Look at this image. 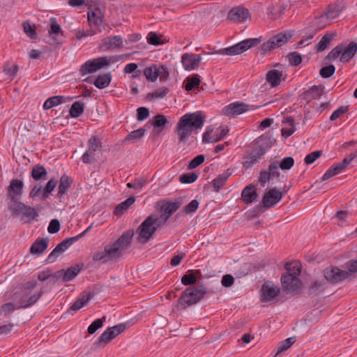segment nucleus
Returning a JSON list of instances; mask_svg holds the SVG:
<instances>
[{
    "label": "nucleus",
    "mask_w": 357,
    "mask_h": 357,
    "mask_svg": "<svg viewBox=\"0 0 357 357\" xmlns=\"http://www.w3.org/2000/svg\"><path fill=\"white\" fill-rule=\"evenodd\" d=\"M205 122V116L202 111L187 113L182 116L177 123L175 132L178 136V143L185 144L194 130L201 129Z\"/></svg>",
    "instance_id": "f257e3e1"
},
{
    "label": "nucleus",
    "mask_w": 357,
    "mask_h": 357,
    "mask_svg": "<svg viewBox=\"0 0 357 357\" xmlns=\"http://www.w3.org/2000/svg\"><path fill=\"white\" fill-rule=\"evenodd\" d=\"M357 52V43L355 42H350L347 45L344 43H340L328 54L324 58L326 64H328L335 61L337 58L340 61L345 63L349 62Z\"/></svg>",
    "instance_id": "f03ea898"
},
{
    "label": "nucleus",
    "mask_w": 357,
    "mask_h": 357,
    "mask_svg": "<svg viewBox=\"0 0 357 357\" xmlns=\"http://www.w3.org/2000/svg\"><path fill=\"white\" fill-rule=\"evenodd\" d=\"M8 208L13 216L20 217L24 223H31L38 216V211L20 201L8 202Z\"/></svg>",
    "instance_id": "7ed1b4c3"
},
{
    "label": "nucleus",
    "mask_w": 357,
    "mask_h": 357,
    "mask_svg": "<svg viewBox=\"0 0 357 357\" xmlns=\"http://www.w3.org/2000/svg\"><path fill=\"white\" fill-rule=\"evenodd\" d=\"M152 215H149L137 227V241L142 244L147 243L160 227Z\"/></svg>",
    "instance_id": "20e7f679"
},
{
    "label": "nucleus",
    "mask_w": 357,
    "mask_h": 357,
    "mask_svg": "<svg viewBox=\"0 0 357 357\" xmlns=\"http://www.w3.org/2000/svg\"><path fill=\"white\" fill-rule=\"evenodd\" d=\"M134 234L133 229L126 231L112 245H110L111 248L107 250V252L120 257L122 255V250L130 247Z\"/></svg>",
    "instance_id": "39448f33"
},
{
    "label": "nucleus",
    "mask_w": 357,
    "mask_h": 357,
    "mask_svg": "<svg viewBox=\"0 0 357 357\" xmlns=\"http://www.w3.org/2000/svg\"><path fill=\"white\" fill-rule=\"evenodd\" d=\"M259 43V38H248L231 47L220 49L217 51L216 53L219 54H227L229 56L238 55L242 54L252 47L257 46Z\"/></svg>",
    "instance_id": "423d86ee"
},
{
    "label": "nucleus",
    "mask_w": 357,
    "mask_h": 357,
    "mask_svg": "<svg viewBox=\"0 0 357 357\" xmlns=\"http://www.w3.org/2000/svg\"><path fill=\"white\" fill-rule=\"evenodd\" d=\"M298 291H261L259 299L263 305L284 302L296 295Z\"/></svg>",
    "instance_id": "0eeeda50"
},
{
    "label": "nucleus",
    "mask_w": 357,
    "mask_h": 357,
    "mask_svg": "<svg viewBox=\"0 0 357 357\" xmlns=\"http://www.w3.org/2000/svg\"><path fill=\"white\" fill-rule=\"evenodd\" d=\"M91 227H89L84 231L79 234L78 235L67 238L63 240L60 243H59L56 248L50 253L47 257V261L49 262H54L59 256L64 252L70 245L79 240L82 237H83L85 234L90 229Z\"/></svg>",
    "instance_id": "6e6552de"
},
{
    "label": "nucleus",
    "mask_w": 357,
    "mask_h": 357,
    "mask_svg": "<svg viewBox=\"0 0 357 357\" xmlns=\"http://www.w3.org/2000/svg\"><path fill=\"white\" fill-rule=\"evenodd\" d=\"M42 291H15L13 296L20 308H26L33 305L40 298Z\"/></svg>",
    "instance_id": "1a4fd4ad"
},
{
    "label": "nucleus",
    "mask_w": 357,
    "mask_h": 357,
    "mask_svg": "<svg viewBox=\"0 0 357 357\" xmlns=\"http://www.w3.org/2000/svg\"><path fill=\"white\" fill-rule=\"evenodd\" d=\"M291 34L279 33L273 36L268 41L264 43L261 47L260 54H265L266 52L284 45L291 38Z\"/></svg>",
    "instance_id": "9d476101"
},
{
    "label": "nucleus",
    "mask_w": 357,
    "mask_h": 357,
    "mask_svg": "<svg viewBox=\"0 0 357 357\" xmlns=\"http://www.w3.org/2000/svg\"><path fill=\"white\" fill-rule=\"evenodd\" d=\"M207 291H183L178 300V309L184 310L188 306L198 303Z\"/></svg>",
    "instance_id": "9b49d317"
},
{
    "label": "nucleus",
    "mask_w": 357,
    "mask_h": 357,
    "mask_svg": "<svg viewBox=\"0 0 357 357\" xmlns=\"http://www.w3.org/2000/svg\"><path fill=\"white\" fill-rule=\"evenodd\" d=\"M325 279L333 284H336L348 279L350 277L349 271H343L337 266H330L324 269Z\"/></svg>",
    "instance_id": "f8f14e48"
},
{
    "label": "nucleus",
    "mask_w": 357,
    "mask_h": 357,
    "mask_svg": "<svg viewBox=\"0 0 357 357\" xmlns=\"http://www.w3.org/2000/svg\"><path fill=\"white\" fill-rule=\"evenodd\" d=\"M282 195L283 194L280 190L275 188H271L264 194L261 202L257 205L256 208L259 209L262 207L270 208L282 199Z\"/></svg>",
    "instance_id": "ddd939ff"
},
{
    "label": "nucleus",
    "mask_w": 357,
    "mask_h": 357,
    "mask_svg": "<svg viewBox=\"0 0 357 357\" xmlns=\"http://www.w3.org/2000/svg\"><path fill=\"white\" fill-rule=\"evenodd\" d=\"M84 267L83 263H78L67 269H61L54 273L57 283L68 282L75 278Z\"/></svg>",
    "instance_id": "4468645a"
},
{
    "label": "nucleus",
    "mask_w": 357,
    "mask_h": 357,
    "mask_svg": "<svg viewBox=\"0 0 357 357\" xmlns=\"http://www.w3.org/2000/svg\"><path fill=\"white\" fill-rule=\"evenodd\" d=\"M102 148V142L98 136H92L88 142V149L82 155V160L85 164H90L96 160L95 154L98 150Z\"/></svg>",
    "instance_id": "2eb2a0df"
},
{
    "label": "nucleus",
    "mask_w": 357,
    "mask_h": 357,
    "mask_svg": "<svg viewBox=\"0 0 357 357\" xmlns=\"http://www.w3.org/2000/svg\"><path fill=\"white\" fill-rule=\"evenodd\" d=\"M24 183L22 180L13 178L10 181V185L7 188V197L10 200L9 202L13 201H19L23 194Z\"/></svg>",
    "instance_id": "dca6fc26"
},
{
    "label": "nucleus",
    "mask_w": 357,
    "mask_h": 357,
    "mask_svg": "<svg viewBox=\"0 0 357 357\" xmlns=\"http://www.w3.org/2000/svg\"><path fill=\"white\" fill-rule=\"evenodd\" d=\"M280 282L283 290H301L303 286L301 279L291 273H282Z\"/></svg>",
    "instance_id": "f3484780"
},
{
    "label": "nucleus",
    "mask_w": 357,
    "mask_h": 357,
    "mask_svg": "<svg viewBox=\"0 0 357 357\" xmlns=\"http://www.w3.org/2000/svg\"><path fill=\"white\" fill-rule=\"evenodd\" d=\"M278 162L273 161L269 165L267 170H264L260 172L259 181L262 187H264L271 178L275 176L279 177L280 172L278 170Z\"/></svg>",
    "instance_id": "a211bd4d"
},
{
    "label": "nucleus",
    "mask_w": 357,
    "mask_h": 357,
    "mask_svg": "<svg viewBox=\"0 0 357 357\" xmlns=\"http://www.w3.org/2000/svg\"><path fill=\"white\" fill-rule=\"evenodd\" d=\"M202 61L201 54L185 53L181 56V62L185 70H192L198 68Z\"/></svg>",
    "instance_id": "6ab92c4d"
},
{
    "label": "nucleus",
    "mask_w": 357,
    "mask_h": 357,
    "mask_svg": "<svg viewBox=\"0 0 357 357\" xmlns=\"http://www.w3.org/2000/svg\"><path fill=\"white\" fill-rule=\"evenodd\" d=\"M248 109L249 105L243 102L236 101L225 107L223 112L228 116L235 117L247 112Z\"/></svg>",
    "instance_id": "aec40b11"
},
{
    "label": "nucleus",
    "mask_w": 357,
    "mask_h": 357,
    "mask_svg": "<svg viewBox=\"0 0 357 357\" xmlns=\"http://www.w3.org/2000/svg\"><path fill=\"white\" fill-rule=\"evenodd\" d=\"M248 17H250L248 9L242 6H237L229 11L227 19L231 22H243Z\"/></svg>",
    "instance_id": "412c9836"
},
{
    "label": "nucleus",
    "mask_w": 357,
    "mask_h": 357,
    "mask_svg": "<svg viewBox=\"0 0 357 357\" xmlns=\"http://www.w3.org/2000/svg\"><path fill=\"white\" fill-rule=\"evenodd\" d=\"M123 46V38L120 36H113L104 38L100 45V50L106 52L111 48H119Z\"/></svg>",
    "instance_id": "4be33fe9"
},
{
    "label": "nucleus",
    "mask_w": 357,
    "mask_h": 357,
    "mask_svg": "<svg viewBox=\"0 0 357 357\" xmlns=\"http://www.w3.org/2000/svg\"><path fill=\"white\" fill-rule=\"evenodd\" d=\"M258 194L255 185L250 184L245 186L241 192V199L247 204H252L257 201Z\"/></svg>",
    "instance_id": "5701e85b"
},
{
    "label": "nucleus",
    "mask_w": 357,
    "mask_h": 357,
    "mask_svg": "<svg viewBox=\"0 0 357 357\" xmlns=\"http://www.w3.org/2000/svg\"><path fill=\"white\" fill-rule=\"evenodd\" d=\"M73 183V180L70 176L65 174L62 175L59 180L56 197L59 199L63 197L67 194Z\"/></svg>",
    "instance_id": "b1692460"
},
{
    "label": "nucleus",
    "mask_w": 357,
    "mask_h": 357,
    "mask_svg": "<svg viewBox=\"0 0 357 357\" xmlns=\"http://www.w3.org/2000/svg\"><path fill=\"white\" fill-rule=\"evenodd\" d=\"M323 90L324 86L321 85L313 86L308 90L302 93L301 98L309 102L313 99L320 98L323 94Z\"/></svg>",
    "instance_id": "393cba45"
},
{
    "label": "nucleus",
    "mask_w": 357,
    "mask_h": 357,
    "mask_svg": "<svg viewBox=\"0 0 357 357\" xmlns=\"http://www.w3.org/2000/svg\"><path fill=\"white\" fill-rule=\"evenodd\" d=\"M94 296L93 294H91L89 291L87 294L82 293L77 299L73 303V305L69 307L68 311H74L76 312L80 310L82 307L85 306L91 299H92Z\"/></svg>",
    "instance_id": "a878e982"
},
{
    "label": "nucleus",
    "mask_w": 357,
    "mask_h": 357,
    "mask_svg": "<svg viewBox=\"0 0 357 357\" xmlns=\"http://www.w3.org/2000/svg\"><path fill=\"white\" fill-rule=\"evenodd\" d=\"M264 155L261 151H258L256 148H254L248 155L245 158V161L243 163V167L245 169L252 167L258 160L262 158Z\"/></svg>",
    "instance_id": "bb28decb"
},
{
    "label": "nucleus",
    "mask_w": 357,
    "mask_h": 357,
    "mask_svg": "<svg viewBox=\"0 0 357 357\" xmlns=\"http://www.w3.org/2000/svg\"><path fill=\"white\" fill-rule=\"evenodd\" d=\"M49 239L47 238H38L32 244L30 252L32 255H41L48 247Z\"/></svg>",
    "instance_id": "cd10ccee"
},
{
    "label": "nucleus",
    "mask_w": 357,
    "mask_h": 357,
    "mask_svg": "<svg viewBox=\"0 0 357 357\" xmlns=\"http://www.w3.org/2000/svg\"><path fill=\"white\" fill-rule=\"evenodd\" d=\"M336 35V32L333 31L326 33L315 46L316 52L319 53L327 49Z\"/></svg>",
    "instance_id": "c85d7f7f"
},
{
    "label": "nucleus",
    "mask_w": 357,
    "mask_h": 357,
    "mask_svg": "<svg viewBox=\"0 0 357 357\" xmlns=\"http://www.w3.org/2000/svg\"><path fill=\"white\" fill-rule=\"evenodd\" d=\"M202 276L200 270H190L181 278V282L185 286L192 285Z\"/></svg>",
    "instance_id": "c756f323"
},
{
    "label": "nucleus",
    "mask_w": 357,
    "mask_h": 357,
    "mask_svg": "<svg viewBox=\"0 0 357 357\" xmlns=\"http://www.w3.org/2000/svg\"><path fill=\"white\" fill-rule=\"evenodd\" d=\"M272 146V142L270 137L262 135L255 141V147L258 151L265 155L266 151Z\"/></svg>",
    "instance_id": "7c9ffc66"
},
{
    "label": "nucleus",
    "mask_w": 357,
    "mask_h": 357,
    "mask_svg": "<svg viewBox=\"0 0 357 357\" xmlns=\"http://www.w3.org/2000/svg\"><path fill=\"white\" fill-rule=\"evenodd\" d=\"M31 176L36 181L46 180L47 172L43 165L37 164L32 167Z\"/></svg>",
    "instance_id": "2f4dec72"
},
{
    "label": "nucleus",
    "mask_w": 357,
    "mask_h": 357,
    "mask_svg": "<svg viewBox=\"0 0 357 357\" xmlns=\"http://www.w3.org/2000/svg\"><path fill=\"white\" fill-rule=\"evenodd\" d=\"M87 15L89 23L91 25L99 26L102 22L103 15L98 8L89 10Z\"/></svg>",
    "instance_id": "473e14b6"
},
{
    "label": "nucleus",
    "mask_w": 357,
    "mask_h": 357,
    "mask_svg": "<svg viewBox=\"0 0 357 357\" xmlns=\"http://www.w3.org/2000/svg\"><path fill=\"white\" fill-rule=\"evenodd\" d=\"M282 73L278 70H271L266 74V79L272 87H275L280 84Z\"/></svg>",
    "instance_id": "72a5a7b5"
},
{
    "label": "nucleus",
    "mask_w": 357,
    "mask_h": 357,
    "mask_svg": "<svg viewBox=\"0 0 357 357\" xmlns=\"http://www.w3.org/2000/svg\"><path fill=\"white\" fill-rule=\"evenodd\" d=\"M112 80L110 73L98 75L93 81V84L99 89H102L108 86Z\"/></svg>",
    "instance_id": "f704fd0d"
},
{
    "label": "nucleus",
    "mask_w": 357,
    "mask_h": 357,
    "mask_svg": "<svg viewBox=\"0 0 357 357\" xmlns=\"http://www.w3.org/2000/svg\"><path fill=\"white\" fill-rule=\"evenodd\" d=\"M135 201V198L133 196L129 197L124 202L118 204L114 211V214L115 215L119 216L121 215L126 211L128 209V208L132 206Z\"/></svg>",
    "instance_id": "c9c22d12"
},
{
    "label": "nucleus",
    "mask_w": 357,
    "mask_h": 357,
    "mask_svg": "<svg viewBox=\"0 0 357 357\" xmlns=\"http://www.w3.org/2000/svg\"><path fill=\"white\" fill-rule=\"evenodd\" d=\"M231 176L228 171L222 173L212 181L213 186L215 192H219L224 187L227 180Z\"/></svg>",
    "instance_id": "e433bc0d"
},
{
    "label": "nucleus",
    "mask_w": 357,
    "mask_h": 357,
    "mask_svg": "<svg viewBox=\"0 0 357 357\" xmlns=\"http://www.w3.org/2000/svg\"><path fill=\"white\" fill-rule=\"evenodd\" d=\"M168 123V120L162 114H157L151 120V126L158 129V132H161Z\"/></svg>",
    "instance_id": "4c0bfd02"
},
{
    "label": "nucleus",
    "mask_w": 357,
    "mask_h": 357,
    "mask_svg": "<svg viewBox=\"0 0 357 357\" xmlns=\"http://www.w3.org/2000/svg\"><path fill=\"white\" fill-rule=\"evenodd\" d=\"M65 98L62 96H55L47 98L43 103V109H50L65 102Z\"/></svg>",
    "instance_id": "58836bf2"
},
{
    "label": "nucleus",
    "mask_w": 357,
    "mask_h": 357,
    "mask_svg": "<svg viewBox=\"0 0 357 357\" xmlns=\"http://www.w3.org/2000/svg\"><path fill=\"white\" fill-rule=\"evenodd\" d=\"M84 111V103L81 101H76L73 103L69 111V114L72 118H78Z\"/></svg>",
    "instance_id": "ea45409f"
},
{
    "label": "nucleus",
    "mask_w": 357,
    "mask_h": 357,
    "mask_svg": "<svg viewBox=\"0 0 357 357\" xmlns=\"http://www.w3.org/2000/svg\"><path fill=\"white\" fill-rule=\"evenodd\" d=\"M57 184L58 181L55 178L50 179L43 188L41 195V199H46L49 197L50 194H51V192L54 190Z\"/></svg>",
    "instance_id": "a19ab883"
},
{
    "label": "nucleus",
    "mask_w": 357,
    "mask_h": 357,
    "mask_svg": "<svg viewBox=\"0 0 357 357\" xmlns=\"http://www.w3.org/2000/svg\"><path fill=\"white\" fill-rule=\"evenodd\" d=\"M342 172H344V170L340 167V165H339L337 163H335L324 173L321 177V181H326L330 178L342 173Z\"/></svg>",
    "instance_id": "79ce46f5"
},
{
    "label": "nucleus",
    "mask_w": 357,
    "mask_h": 357,
    "mask_svg": "<svg viewBox=\"0 0 357 357\" xmlns=\"http://www.w3.org/2000/svg\"><path fill=\"white\" fill-rule=\"evenodd\" d=\"M200 82L199 76L197 74L193 75L191 77H188L185 80V89L187 91H192L199 86Z\"/></svg>",
    "instance_id": "37998d69"
},
{
    "label": "nucleus",
    "mask_w": 357,
    "mask_h": 357,
    "mask_svg": "<svg viewBox=\"0 0 357 357\" xmlns=\"http://www.w3.org/2000/svg\"><path fill=\"white\" fill-rule=\"evenodd\" d=\"M158 73V66L155 64H153L150 67H146L143 71V74L146 78L151 82H154L157 79L159 76Z\"/></svg>",
    "instance_id": "c03bdc74"
},
{
    "label": "nucleus",
    "mask_w": 357,
    "mask_h": 357,
    "mask_svg": "<svg viewBox=\"0 0 357 357\" xmlns=\"http://www.w3.org/2000/svg\"><path fill=\"white\" fill-rule=\"evenodd\" d=\"M21 309L19 307V305L17 302H8L3 304L1 307V314H3L4 317H8L15 310Z\"/></svg>",
    "instance_id": "a18cd8bd"
},
{
    "label": "nucleus",
    "mask_w": 357,
    "mask_h": 357,
    "mask_svg": "<svg viewBox=\"0 0 357 357\" xmlns=\"http://www.w3.org/2000/svg\"><path fill=\"white\" fill-rule=\"evenodd\" d=\"M96 63L93 60H88L83 65H82L79 72L82 75H85L88 73H91L98 70Z\"/></svg>",
    "instance_id": "49530a36"
},
{
    "label": "nucleus",
    "mask_w": 357,
    "mask_h": 357,
    "mask_svg": "<svg viewBox=\"0 0 357 357\" xmlns=\"http://www.w3.org/2000/svg\"><path fill=\"white\" fill-rule=\"evenodd\" d=\"M109 328L101 334V335L98 337V340L94 342L93 345H100L102 344H107L110 340H113L114 337V332L110 331Z\"/></svg>",
    "instance_id": "de8ad7c7"
},
{
    "label": "nucleus",
    "mask_w": 357,
    "mask_h": 357,
    "mask_svg": "<svg viewBox=\"0 0 357 357\" xmlns=\"http://www.w3.org/2000/svg\"><path fill=\"white\" fill-rule=\"evenodd\" d=\"M169 90L167 87L162 86L158 89H155L151 93H149L146 96V99L151 100L153 98H162L167 96Z\"/></svg>",
    "instance_id": "09e8293b"
},
{
    "label": "nucleus",
    "mask_w": 357,
    "mask_h": 357,
    "mask_svg": "<svg viewBox=\"0 0 357 357\" xmlns=\"http://www.w3.org/2000/svg\"><path fill=\"white\" fill-rule=\"evenodd\" d=\"M109 248H111L110 245H107L105 247L104 251L96 252L93 256V259L96 261L101 260H102L103 262L107 261L109 259V256H114V254H109L107 252V250L109 249Z\"/></svg>",
    "instance_id": "8fccbe9b"
},
{
    "label": "nucleus",
    "mask_w": 357,
    "mask_h": 357,
    "mask_svg": "<svg viewBox=\"0 0 357 357\" xmlns=\"http://www.w3.org/2000/svg\"><path fill=\"white\" fill-rule=\"evenodd\" d=\"M296 342V337H289L280 342L278 344V351L276 354H279L286 350H287L289 347L293 345V344Z\"/></svg>",
    "instance_id": "3c124183"
},
{
    "label": "nucleus",
    "mask_w": 357,
    "mask_h": 357,
    "mask_svg": "<svg viewBox=\"0 0 357 357\" xmlns=\"http://www.w3.org/2000/svg\"><path fill=\"white\" fill-rule=\"evenodd\" d=\"M286 272L284 273H291L296 277L300 276L301 273V266L298 264L293 265L291 262H286L284 264Z\"/></svg>",
    "instance_id": "603ef678"
},
{
    "label": "nucleus",
    "mask_w": 357,
    "mask_h": 357,
    "mask_svg": "<svg viewBox=\"0 0 357 357\" xmlns=\"http://www.w3.org/2000/svg\"><path fill=\"white\" fill-rule=\"evenodd\" d=\"M145 129L143 128H140L139 129L135 130L130 132L125 139V142L126 141H132V142H137L139 139L142 137L144 135Z\"/></svg>",
    "instance_id": "864d4df0"
},
{
    "label": "nucleus",
    "mask_w": 357,
    "mask_h": 357,
    "mask_svg": "<svg viewBox=\"0 0 357 357\" xmlns=\"http://www.w3.org/2000/svg\"><path fill=\"white\" fill-rule=\"evenodd\" d=\"M38 279L42 282L48 280L50 283H57V280L54 277V273H51L49 269L39 272L38 274Z\"/></svg>",
    "instance_id": "5fc2aeb1"
},
{
    "label": "nucleus",
    "mask_w": 357,
    "mask_h": 357,
    "mask_svg": "<svg viewBox=\"0 0 357 357\" xmlns=\"http://www.w3.org/2000/svg\"><path fill=\"white\" fill-rule=\"evenodd\" d=\"M106 320V317L104 316L100 319H97L93 321L88 327L87 331L89 334H94L98 329L103 326V323Z\"/></svg>",
    "instance_id": "6e6d98bb"
},
{
    "label": "nucleus",
    "mask_w": 357,
    "mask_h": 357,
    "mask_svg": "<svg viewBox=\"0 0 357 357\" xmlns=\"http://www.w3.org/2000/svg\"><path fill=\"white\" fill-rule=\"evenodd\" d=\"M181 204L182 202L180 200L167 202L165 205L163 210L165 211L167 213H169V215H172L180 208Z\"/></svg>",
    "instance_id": "4d7b16f0"
},
{
    "label": "nucleus",
    "mask_w": 357,
    "mask_h": 357,
    "mask_svg": "<svg viewBox=\"0 0 357 357\" xmlns=\"http://www.w3.org/2000/svg\"><path fill=\"white\" fill-rule=\"evenodd\" d=\"M341 12V10L337 6L329 5L327 10L325 12L324 15L327 19L333 20L336 18Z\"/></svg>",
    "instance_id": "13d9d810"
},
{
    "label": "nucleus",
    "mask_w": 357,
    "mask_h": 357,
    "mask_svg": "<svg viewBox=\"0 0 357 357\" xmlns=\"http://www.w3.org/2000/svg\"><path fill=\"white\" fill-rule=\"evenodd\" d=\"M198 175L196 173H185L179 176V181L181 183H192L197 181Z\"/></svg>",
    "instance_id": "bf43d9fd"
},
{
    "label": "nucleus",
    "mask_w": 357,
    "mask_h": 357,
    "mask_svg": "<svg viewBox=\"0 0 357 357\" xmlns=\"http://www.w3.org/2000/svg\"><path fill=\"white\" fill-rule=\"evenodd\" d=\"M335 71V67L333 64H329L326 66L322 67L319 70V75L323 78L331 77Z\"/></svg>",
    "instance_id": "052dcab7"
},
{
    "label": "nucleus",
    "mask_w": 357,
    "mask_h": 357,
    "mask_svg": "<svg viewBox=\"0 0 357 357\" xmlns=\"http://www.w3.org/2000/svg\"><path fill=\"white\" fill-rule=\"evenodd\" d=\"M22 26L24 33L27 35L28 37H29L31 39H36L37 33L35 27L31 26L29 22H24L22 23Z\"/></svg>",
    "instance_id": "680f3d73"
},
{
    "label": "nucleus",
    "mask_w": 357,
    "mask_h": 357,
    "mask_svg": "<svg viewBox=\"0 0 357 357\" xmlns=\"http://www.w3.org/2000/svg\"><path fill=\"white\" fill-rule=\"evenodd\" d=\"M287 58H288L289 64L293 66H298L302 62L301 55L299 54L297 52H290L287 55Z\"/></svg>",
    "instance_id": "e2e57ef3"
},
{
    "label": "nucleus",
    "mask_w": 357,
    "mask_h": 357,
    "mask_svg": "<svg viewBox=\"0 0 357 357\" xmlns=\"http://www.w3.org/2000/svg\"><path fill=\"white\" fill-rule=\"evenodd\" d=\"M294 164V160L292 157L289 156L284 158L280 162H278V166L282 170L290 169Z\"/></svg>",
    "instance_id": "0e129e2a"
},
{
    "label": "nucleus",
    "mask_w": 357,
    "mask_h": 357,
    "mask_svg": "<svg viewBox=\"0 0 357 357\" xmlns=\"http://www.w3.org/2000/svg\"><path fill=\"white\" fill-rule=\"evenodd\" d=\"M205 160L204 155L200 154L195 156L188 164V169H193L202 165Z\"/></svg>",
    "instance_id": "69168bd1"
},
{
    "label": "nucleus",
    "mask_w": 357,
    "mask_h": 357,
    "mask_svg": "<svg viewBox=\"0 0 357 357\" xmlns=\"http://www.w3.org/2000/svg\"><path fill=\"white\" fill-rule=\"evenodd\" d=\"M3 71L6 75L10 77H15L17 73L18 66L17 65L12 66L9 63H7L4 65Z\"/></svg>",
    "instance_id": "338daca9"
},
{
    "label": "nucleus",
    "mask_w": 357,
    "mask_h": 357,
    "mask_svg": "<svg viewBox=\"0 0 357 357\" xmlns=\"http://www.w3.org/2000/svg\"><path fill=\"white\" fill-rule=\"evenodd\" d=\"M322 155L321 151H314L307 154L304 160L307 165L313 163L317 159H318Z\"/></svg>",
    "instance_id": "774afa93"
}]
</instances>
